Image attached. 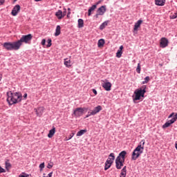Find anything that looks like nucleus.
Returning a JSON list of instances; mask_svg holds the SVG:
<instances>
[{"instance_id":"f257e3e1","label":"nucleus","mask_w":177,"mask_h":177,"mask_svg":"<svg viewBox=\"0 0 177 177\" xmlns=\"http://www.w3.org/2000/svg\"><path fill=\"white\" fill-rule=\"evenodd\" d=\"M32 39V35L28 34L27 35H22L21 39L14 42H5L3 44V48L6 50H19L23 44H30Z\"/></svg>"},{"instance_id":"f03ea898","label":"nucleus","mask_w":177,"mask_h":177,"mask_svg":"<svg viewBox=\"0 0 177 177\" xmlns=\"http://www.w3.org/2000/svg\"><path fill=\"white\" fill-rule=\"evenodd\" d=\"M7 102L10 106L20 103L23 99V95H21L20 92L8 91L7 92Z\"/></svg>"},{"instance_id":"7ed1b4c3","label":"nucleus","mask_w":177,"mask_h":177,"mask_svg":"<svg viewBox=\"0 0 177 177\" xmlns=\"http://www.w3.org/2000/svg\"><path fill=\"white\" fill-rule=\"evenodd\" d=\"M145 150V140H142L138 146L133 150L132 153L131 160L136 161L142 153Z\"/></svg>"},{"instance_id":"20e7f679","label":"nucleus","mask_w":177,"mask_h":177,"mask_svg":"<svg viewBox=\"0 0 177 177\" xmlns=\"http://www.w3.org/2000/svg\"><path fill=\"white\" fill-rule=\"evenodd\" d=\"M125 156H127V151H121L115 159V167L117 169H121L124 167L125 162Z\"/></svg>"},{"instance_id":"39448f33","label":"nucleus","mask_w":177,"mask_h":177,"mask_svg":"<svg viewBox=\"0 0 177 177\" xmlns=\"http://www.w3.org/2000/svg\"><path fill=\"white\" fill-rule=\"evenodd\" d=\"M146 85H144L141 88L136 89L134 91L135 97H133V100H140L141 97H145V93H146Z\"/></svg>"},{"instance_id":"423d86ee","label":"nucleus","mask_w":177,"mask_h":177,"mask_svg":"<svg viewBox=\"0 0 177 177\" xmlns=\"http://www.w3.org/2000/svg\"><path fill=\"white\" fill-rule=\"evenodd\" d=\"M84 111H88V108H85V107H84V108H82V107L76 108L73 111V114H74L75 117L78 118L84 114Z\"/></svg>"},{"instance_id":"0eeeda50","label":"nucleus","mask_w":177,"mask_h":177,"mask_svg":"<svg viewBox=\"0 0 177 177\" xmlns=\"http://www.w3.org/2000/svg\"><path fill=\"white\" fill-rule=\"evenodd\" d=\"M168 39L162 37L160 39V48H167L168 46Z\"/></svg>"},{"instance_id":"6e6552de","label":"nucleus","mask_w":177,"mask_h":177,"mask_svg":"<svg viewBox=\"0 0 177 177\" xmlns=\"http://www.w3.org/2000/svg\"><path fill=\"white\" fill-rule=\"evenodd\" d=\"M114 160H115V155L114 153H111L106 162V164H113V162H114Z\"/></svg>"},{"instance_id":"1a4fd4ad","label":"nucleus","mask_w":177,"mask_h":177,"mask_svg":"<svg viewBox=\"0 0 177 177\" xmlns=\"http://www.w3.org/2000/svg\"><path fill=\"white\" fill-rule=\"evenodd\" d=\"M106 10L107 9L106 8V6H102L97 10V13H98L100 16H103L106 13Z\"/></svg>"},{"instance_id":"9d476101","label":"nucleus","mask_w":177,"mask_h":177,"mask_svg":"<svg viewBox=\"0 0 177 177\" xmlns=\"http://www.w3.org/2000/svg\"><path fill=\"white\" fill-rule=\"evenodd\" d=\"M102 86L107 92H109V91H111V84L110 83V82H106L104 83H102Z\"/></svg>"},{"instance_id":"9b49d317","label":"nucleus","mask_w":177,"mask_h":177,"mask_svg":"<svg viewBox=\"0 0 177 177\" xmlns=\"http://www.w3.org/2000/svg\"><path fill=\"white\" fill-rule=\"evenodd\" d=\"M20 12V5H16L12 12H11V15L12 16H17V13H19Z\"/></svg>"},{"instance_id":"f8f14e48","label":"nucleus","mask_w":177,"mask_h":177,"mask_svg":"<svg viewBox=\"0 0 177 177\" xmlns=\"http://www.w3.org/2000/svg\"><path fill=\"white\" fill-rule=\"evenodd\" d=\"M35 113L37 115V117H41L42 114H44V107L41 106L39 107L37 109H35Z\"/></svg>"},{"instance_id":"ddd939ff","label":"nucleus","mask_w":177,"mask_h":177,"mask_svg":"<svg viewBox=\"0 0 177 177\" xmlns=\"http://www.w3.org/2000/svg\"><path fill=\"white\" fill-rule=\"evenodd\" d=\"M100 111H102V106L98 105L97 106L94 108L91 113H93V115H96V114H97V113H99Z\"/></svg>"},{"instance_id":"4468645a","label":"nucleus","mask_w":177,"mask_h":177,"mask_svg":"<svg viewBox=\"0 0 177 177\" xmlns=\"http://www.w3.org/2000/svg\"><path fill=\"white\" fill-rule=\"evenodd\" d=\"M55 16L56 17H57V19L59 20H62V19H63V17H64V15H63V11H62L61 10H59L56 13H55Z\"/></svg>"},{"instance_id":"2eb2a0df","label":"nucleus","mask_w":177,"mask_h":177,"mask_svg":"<svg viewBox=\"0 0 177 177\" xmlns=\"http://www.w3.org/2000/svg\"><path fill=\"white\" fill-rule=\"evenodd\" d=\"M143 23V21L142 19L138 20L134 25L133 30L134 31H138V28L140 27V25Z\"/></svg>"},{"instance_id":"dca6fc26","label":"nucleus","mask_w":177,"mask_h":177,"mask_svg":"<svg viewBox=\"0 0 177 177\" xmlns=\"http://www.w3.org/2000/svg\"><path fill=\"white\" fill-rule=\"evenodd\" d=\"M64 64L68 68H70L71 67V60H70L68 58L64 59Z\"/></svg>"},{"instance_id":"f3484780","label":"nucleus","mask_w":177,"mask_h":177,"mask_svg":"<svg viewBox=\"0 0 177 177\" xmlns=\"http://www.w3.org/2000/svg\"><path fill=\"white\" fill-rule=\"evenodd\" d=\"M155 5H157V6H164L165 5V0H155Z\"/></svg>"},{"instance_id":"a211bd4d","label":"nucleus","mask_w":177,"mask_h":177,"mask_svg":"<svg viewBox=\"0 0 177 177\" xmlns=\"http://www.w3.org/2000/svg\"><path fill=\"white\" fill-rule=\"evenodd\" d=\"M122 49H124V46H120V48L116 53V57L120 58L121 56H122Z\"/></svg>"},{"instance_id":"6ab92c4d","label":"nucleus","mask_w":177,"mask_h":177,"mask_svg":"<svg viewBox=\"0 0 177 177\" xmlns=\"http://www.w3.org/2000/svg\"><path fill=\"white\" fill-rule=\"evenodd\" d=\"M56 132V128L53 127L51 130L49 131L48 134V138H53V135H55Z\"/></svg>"},{"instance_id":"aec40b11","label":"nucleus","mask_w":177,"mask_h":177,"mask_svg":"<svg viewBox=\"0 0 177 177\" xmlns=\"http://www.w3.org/2000/svg\"><path fill=\"white\" fill-rule=\"evenodd\" d=\"M127 176V166H124L120 173V177H125Z\"/></svg>"},{"instance_id":"412c9836","label":"nucleus","mask_w":177,"mask_h":177,"mask_svg":"<svg viewBox=\"0 0 177 177\" xmlns=\"http://www.w3.org/2000/svg\"><path fill=\"white\" fill-rule=\"evenodd\" d=\"M109 24V21H104L100 26V30H104L106 27H107V25Z\"/></svg>"},{"instance_id":"4be33fe9","label":"nucleus","mask_w":177,"mask_h":177,"mask_svg":"<svg viewBox=\"0 0 177 177\" xmlns=\"http://www.w3.org/2000/svg\"><path fill=\"white\" fill-rule=\"evenodd\" d=\"M60 26H57L56 29H55V37H59L60 35V30H61Z\"/></svg>"},{"instance_id":"5701e85b","label":"nucleus","mask_w":177,"mask_h":177,"mask_svg":"<svg viewBox=\"0 0 177 177\" xmlns=\"http://www.w3.org/2000/svg\"><path fill=\"white\" fill-rule=\"evenodd\" d=\"M96 8H97L96 6V5H93L89 9H88V16H91V15H92V12H93V10H95V9H96Z\"/></svg>"},{"instance_id":"b1692460","label":"nucleus","mask_w":177,"mask_h":177,"mask_svg":"<svg viewBox=\"0 0 177 177\" xmlns=\"http://www.w3.org/2000/svg\"><path fill=\"white\" fill-rule=\"evenodd\" d=\"M177 120V114L176 113L174 116V118L172 119H171L170 120H168L167 122L169 124H170V125H172V124H174V122H175V121H176Z\"/></svg>"},{"instance_id":"393cba45","label":"nucleus","mask_w":177,"mask_h":177,"mask_svg":"<svg viewBox=\"0 0 177 177\" xmlns=\"http://www.w3.org/2000/svg\"><path fill=\"white\" fill-rule=\"evenodd\" d=\"M84 27V19H78V28H82Z\"/></svg>"},{"instance_id":"a878e982","label":"nucleus","mask_w":177,"mask_h":177,"mask_svg":"<svg viewBox=\"0 0 177 177\" xmlns=\"http://www.w3.org/2000/svg\"><path fill=\"white\" fill-rule=\"evenodd\" d=\"M84 133H86V129L80 130L77 133L76 136H82Z\"/></svg>"},{"instance_id":"bb28decb","label":"nucleus","mask_w":177,"mask_h":177,"mask_svg":"<svg viewBox=\"0 0 177 177\" xmlns=\"http://www.w3.org/2000/svg\"><path fill=\"white\" fill-rule=\"evenodd\" d=\"M104 45V39H101L98 41L97 46L98 48H101V46H103Z\"/></svg>"},{"instance_id":"cd10ccee","label":"nucleus","mask_w":177,"mask_h":177,"mask_svg":"<svg viewBox=\"0 0 177 177\" xmlns=\"http://www.w3.org/2000/svg\"><path fill=\"white\" fill-rule=\"evenodd\" d=\"M19 177H31V175L22 172L21 174L19 175Z\"/></svg>"},{"instance_id":"c85d7f7f","label":"nucleus","mask_w":177,"mask_h":177,"mask_svg":"<svg viewBox=\"0 0 177 177\" xmlns=\"http://www.w3.org/2000/svg\"><path fill=\"white\" fill-rule=\"evenodd\" d=\"M112 164L107 163V162H105V167H104V171H107L110 167H111Z\"/></svg>"},{"instance_id":"c756f323","label":"nucleus","mask_w":177,"mask_h":177,"mask_svg":"<svg viewBox=\"0 0 177 177\" xmlns=\"http://www.w3.org/2000/svg\"><path fill=\"white\" fill-rule=\"evenodd\" d=\"M149 81H150V77L147 76V77L145 78V81L142 82V84H147V82H149Z\"/></svg>"},{"instance_id":"7c9ffc66","label":"nucleus","mask_w":177,"mask_h":177,"mask_svg":"<svg viewBox=\"0 0 177 177\" xmlns=\"http://www.w3.org/2000/svg\"><path fill=\"white\" fill-rule=\"evenodd\" d=\"M10 167H12V165H10V162H6V169L9 171V169H10Z\"/></svg>"},{"instance_id":"2f4dec72","label":"nucleus","mask_w":177,"mask_h":177,"mask_svg":"<svg viewBox=\"0 0 177 177\" xmlns=\"http://www.w3.org/2000/svg\"><path fill=\"white\" fill-rule=\"evenodd\" d=\"M52 46V39H48V44L46 46L47 48H50Z\"/></svg>"},{"instance_id":"473e14b6","label":"nucleus","mask_w":177,"mask_h":177,"mask_svg":"<svg viewBox=\"0 0 177 177\" xmlns=\"http://www.w3.org/2000/svg\"><path fill=\"white\" fill-rule=\"evenodd\" d=\"M168 127H171V123L166 122L165 124H163L162 128H168Z\"/></svg>"},{"instance_id":"72a5a7b5","label":"nucleus","mask_w":177,"mask_h":177,"mask_svg":"<svg viewBox=\"0 0 177 177\" xmlns=\"http://www.w3.org/2000/svg\"><path fill=\"white\" fill-rule=\"evenodd\" d=\"M136 72L138 74H140V64H138V66H137V68H136Z\"/></svg>"},{"instance_id":"f704fd0d","label":"nucleus","mask_w":177,"mask_h":177,"mask_svg":"<svg viewBox=\"0 0 177 177\" xmlns=\"http://www.w3.org/2000/svg\"><path fill=\"white\" fill-rule=\"evenodd\" d=\"M39 168H40V171H42V169L45 168V163L44 162L41 163L39 165Z\"/></svg>"},{"instance_id":"c9c22d12","label":"nucleus","mask_w":177,"mask_h":177,"mask_svg":"<svg viewBox=\"0 0 177 177\" xmlns=\"http://www.w3.org/2000/svg\"><path fill=\"white\" fill-rule=\"evenodd\" d=\"M91 115H94L93 112H88V114L86 115L85 118H89Z\"/></svg>"},{"instance_id":"e433bc0d","label":"nucleus","mask_w":177,"mask_h":177,"mask_svg":"<svg viewBox=\"0 0 177 177\" xmlns=\"http://www.w3.org/2000/svg\"><path fill=\"white\" fill-rule=\"evenodd\" d=\"M53 167V163H48L47 165V168H48V169H50V168H52Z\"/></svg>"},{"instance_id":"4c0bfd02","label":"nucleus","mask_w":177,"mask_h":177,"mask_svg":"<svg viewBox=\"0 0 177 177\" xmlns=\"http://www.w3.org/2000/svg\"><path fill=\"white\" fill-rule=\"evenodd\" d=\"M3 172H6V171L4 170L3 168H2V167L0 166V174H2Z\"/></svg>"},{"instance_id":"58836bf2","label":"nucleus","mask_w":177,"mask_h":177,"mask_svg":"<svg viewBox=\"0 0 177 177\" xmlns=\"http://www.w3.org/2000/svg\"><path fill=\"white\" fill-rule=\"evenodd\" d=\"M102 2H103V0H100L95 5H96V6L97 7V5H100V3H102Z\"/></svg>"},{"instance_id":"ea45409f","label":"nucleus","mask_w":177,"mask_h":177,"mask_svg":"<svg viewBox=\"0 0 177 177\" xmlns=\"http://www.w3.org/2000/svg\"><path fill=\"white\" fill-rule=\"evenodd\" d=\"M46 43V40L45 39H43L42 40H41V45H45V44Z\"/></svg>"},{"instance_id":"a19ab883","label":"nucleus","mask_w":177,"mask_h":177,"mask_svg":"<svg viewBox=\"0 0 177 177\" xmlns=\"http://www.w3.org/2000/svg\"><path fill=\"white\" fill-rule=\"evenodd\" d=\"M74 136V133H72L68 139H67V140H70V139H71Z\"/></svg>"},{"instance_id":"79ce46f5","label":"nucleus","mask_w":177,"mask_h":177,"mask_svg":"<svg viewBox=\"0 0 177 177\" xmlns=\"http://www.w3.org/2000/svg\"><path fill=\"white\" fill-rule=\"evenodd\" d=\"M99 16H100V14H99V12H97L94 17H95V19H99Z\"/></svg>"},{"instance_id":"37998d69","label":"nucleus","mask_w":177,"mask_h":177,"mask_svg":"<svg viewBox=\"0 0 177 177\" xmlns=\"http://www.w3.org/2000/svg\"><path fill=\"white\" fill-rule=\"evenodd\" d=\"M5 3V0H0V6H2Z\"/></svg>"},{"instance_id":"c03bdc74","label":"nucleus","mask_w":177,"mask_h":177,"mask_svg":"<svg viewBox=\"0 0 177 177\" xmlns=\"http://www.w3.org/2000/svg\"><path fill=\"white\" fill-rule=\"evenodd\" d=\"M174 115H175V113H172L171 114H170L168 117V118H172V117H174Z\"/></svg>"},{"instance_id":"a18cd8bd","label":"nucleus","mask_w":177,"mask_h":177,"mask_svg":"<svg viewBox=\"0 0 177 177\" xmlns=\"http://www.w3.org/2000/svg\"><path fill=\"white\" fill-rule=\"evenodd\" d=\"M93 93H94V95H97V91H96V89H93Z\"/></svg>"},{"instance_id":"49530a36","label":"nucleus","mask_w":177,"mask_h":177,"mask_svg":"<svg viewBox=\"0 0 177 177\" xmlns=\"http://www.w3.org/2000/svg\"><path fill=\"white\" fill-rule=\"evenodd\" d=\"M53 175V172H50V173L48 174V176H46V177H52Z\"/></svg>"},{"instance_id":"de8ad7c7","label":"nucleus","mask_w":177,"mask_h":177,"mask_svg":"<svg viewBox=\"0 0 177 177\" xmlns=\"http://www.w3.org/2000/svg\"><path fill=\"white\" fill-rule=\"evenodd\" d=\"M176 17H177V12H176V13L173 15L172 19H176Z\"/></svg>"},{"instance_id":"09e8293b","label":"nucleus","mask_w":177,"mask_h":177,"mask_svg":"<svg viewBox=\"0 0 177 177\" xmlns=\"http://www.w3.org/2000/svg\"><path fill=\"white\" fill-rule=\"evenodd\" d=\"M27 96H28L27 93H25L24 95V96H23L24 99L26 100L27 99Z\"/></svg>"},{"instance_id":"8fccbe9b","label":"nucleus","mask_w":177,"mask_h":177,"mask_svg":"<svg viewBox=\"0 0 177 177\" xmlns=\"http://www.w3.org/2000/svg\"><path fill=\"white\" fill-rule=\"evenodd\" d=\"M66 10H65V11H64V12H62V16H64H64H66Z\"/></svg>"},{"instance_id":"3c124183","label":"nucleus","mask_w":177,"mask_h":177,"mask_svg":"<svg viewBox=\"0 0 177 177\" xmlns=\"http://www.w3.org/2000/svg\"><path fill=\"white\" fill-rule=\"evenodd\" d=\"M71 12L70 11H68V14H67V17H68V15H71Z\"/></svg>"},{"instance_id":"603ef678","label":"nucleus","mask_w":177,"mask_h":177,"mask_svg":"<svg viewBox=\"0 0 177 177\" xmlns=\"http://www.w3.org/2000/svg\"><path fill=\"white\" fill-rule=\"evenodd\" d=\"M68 12H70V10H71V9H70V8H68Z\"/></svg>"},{"instance_id":"864d4df0","label":"nucleus","mask_w":177,"mask_h":177,"mask_svg":"<svg viewBox=\"0 0 177 177\" xmlns=\"http://www.w3.org/2000/svg\"><path fill=\"white\" fill-rule=\"evenodd\" d=\"M2 80V77L0 76V81Z\"/></svg>"},{"instance_id":"5fc2aeb1","label":"nucleus","mask_w":177,"mask_h":177,"mask_svg":"<svg viewBox=\"0 0 177 177\" xmlns=\"http://www.w3.org/2000/svg\"><path fill=\"white\" fill-rule=\"evenodd\" d=\"M15 1V2H16V1H17V0H14Z\"/></svg>"}]
</instances>
